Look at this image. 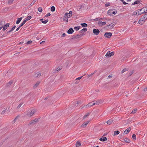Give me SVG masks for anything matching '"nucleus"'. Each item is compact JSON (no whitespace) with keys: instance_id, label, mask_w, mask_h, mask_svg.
<instances>
[{"instance_id":"55","label":"nucleus","mask_w":147,"mask_h":147,"mask_svg":"<svg viewBox=\"0 0 147 147\" xmlns=\"http://www.w3.org/2000/svg\"><path fill=\"white\" fill-rule=\"evenodd\" d=\"M32 42V41L29 40V41H28L26 43L27 44H30Z\"/></svg>"},{"instance_id":"42","label":"nucleus","mask_w":147,"mask_h":147,"mask_svg":"<svg viewBox=\"0 0 147 147\" xmlns=\"http://www.w3.org/2000/svg\"><path fill=\"white\" fill-rule=\"evenodd\" d=\"M63 20L64 21H66L67 22H68V19L65 16H64V17L63 18Z\"/></svg>"},{"instance_id":"44","label":"nucleus","mask_w":147,"mask_h":147,"mask_svg":"<svg viewBox=\"0 0 147 147\" xmlns=\"http://www.w3.org/2000/svg\"><path fill=\"white\" fill-rule=\"evenodd\" d=\"M14 0H9L8 1V3L9 4H11L13 2Z\"/></svg>"},{"instance_id":"60","label":"nucleus","mask_w":147,"mask_h":147,"mask_svg":"<svg viewBox=\"0 0 147 147\" xmlns=\"http://www.w3.org/2000/svg\"><path fill=\"white\" fill-rule=\"evenodd\" d=\"M127 58V57L126 56H125L124 57H123V58L122 59V60L124 61Z\"/></svg>"},{"instance_id":"62","label":"nucleus","mask_w":147,"mask_h":147,"mask_svg":"<svg viewBox=\"0 0 147 147\" xmlns=\"http://www.w3.org/2000/svg\"><path fill=\"white\" fill-rule=\"evenodd\" d=\"M66 34L65 33H64L61 36V37H64L65 36H66Z\"/></svg>"},{"instance_id":"39","label":"nucleus","mask_w":147,"mask_h":147,"mask_svg":"<svg viewBox=\"0 0 147 147\" xmlns=\"http://www.w3.org/2000/svg\"><path fill=\"white\" fill-rule=\"evenodd\" d=\"M38 11L40 12H41L42 11V8L41 7H39L38 8Z\"/></svg>"},{"instance_id":"50","label":"nucleus","mask_w":147,"mask_h":147,"mask_svg":"<svg viewBox=\"0 0 147 147\" xmlns=\"http://www.w3.org/2000/svg\"><path fill=\"white\" fill-rule=\"evenodd\" d=\"M93 74H94V73H91V74L88 75V76H87V78H88L90 77H92Z\"/></svg>"},{"instance_id":"1","label":"nucleus","mask_w":147,"mask_h":147,"mask_svg":"<svg viewBox=\"0 0 147 147\" xmlns=\"http://www.w3.org/2000/svg\"><path fill=\"white\" fill-rule=\"evenodd\" d=\"M116 13V11H114L112 9L109 10L107 12L108 14L109 15H113L115 14Z\"/></svg>"},{"instance_id":"30","label":"nucleus","mask_w":147,"mask_h":147,"mask_svg":"<svg viewBox=\"0 0 147 147\" xmlns=\"http://www.w3.org/2000/svg\"><path fill=\"white\" fill-rule=\"evenodd\" d=\"M90 115V113H87L86 115H84L83 117V119H84L87 117L88 116Z\"/></svg>"},{"instance_id":"40","label":"nucleus","mask_w":147,"mask_h":147,"mask_svg":"<svg viewBox=\"0 0 147 147\" xmlns=\"http://www.w3.org/2000/svg\"><path fill=\"white\" fill-rule=\"evenodd\" d=\"M136 111L137 109H135L132 111V112H131V113L133 114H134L136 112Z\"/></svg>"},{"instance_id":"38","label":"nucleus","mask_w":147,"mask_h":147,"mask_svg":"<svg viewBox=\"0 0 147 147\" xmlns=\"http://www.w3.org/2000/svg\"><path fill=\"white\" fill-rule=\"evenodd\" d=\"M34 123V121L33 120H31L30 122V123H29L28 124V125L29 126H30V125L31 124Z\"/></svg>"},{"instance_id":"6","label":"nucleus","mask_w":147,"mask_h":147,"mask_svg":"<svg viewBox=\"0 0 147 147\" xmlns=\"http://www.w3.org/2000/svg\"><path fill=\"white\" fill-rule=\"evenodd\" d=\"M93 33L96 35H98L100 33V31L98 29H94L93 30Z\"/></svg>"},{"instance_id":"52","label":"nucleus","mask_w":147,"mask_h":147,"mask_svg":"<svg viewBox=\"0 0 147 147\" xmlns=\"http://www.w3.org/2000/svg\"><path fill=\"white\" fill-rule=\"evenodd\" d=\"M7 110V109H5L4 110H3L2 112L1 113V114H3L4 113H5V111H6Z\"/></svg>"},{"instance_id":"36","label":"nucleus","mask_w":147,"mask_h":147,"mask_svg":"<svg viewBox=\"0 0 147 147\" xmlns=\"http://www.w3.org/2000/svg\"><path fill=\"white\" fill-rule=\"evenodd\" d=\"M48 22V19H46L44 21H42V23L43 24H46Z\"/></svg>"},{"instance_id":"28","label":"nucleus","mask_w":147,"mask_h":147,"mask_svg":"<svg viewBox=\"0 0 147 147\" xmlns=\"http://www.w3.org/2000/svg\"><path fill=\"white\" fill-rule=\"evenodd\" d=\"M5 24V22L3 21H1L0 22V25L3 26V25H4Z\"/></svg>"},{"instance_id":"27","label":"nucleus","mask_w":147,"mask_h":147,"mask_svg":"<svg viewBox=\"0 0 147 147\" xmlns=\"http://www.w3.org/2000/svg\"><path fill=\"white\" fill-rule=\"evenodd\" d=\"M76 147H78L81 145V144L80 142H77L76 143Z\"/></svg>"},{"instance_id":"57","label":"nucleus","mask_w":147,"mask_h":147,"mask_svg":"<svg viewBox=\"0 0 147 147\" xmlns=\"http://www.w3.org/2000/svg\"><path fill=\"white\" fill-rule=\"evenodd\" d=\"M106 24V22H102V25L101 26H102L105 25Z\"/></svg>"},{"instance_id":"53","label":"nucleus","mask_w":147,"mask_h":147,"mask_svg":"<svg viewBox=\"0 0 147 147\" xmlns=\"http://www.w3.org/2000/svg\"><path fill=\"white\" fill-rule=\"evenodd\" d=\"M120 1H122L123 4H124V5H126V4H127V3H126V2H125L124 0H120Z\"/></svg>"},{"instance_id":"18","label":"nucleus","mask_w":147,"mask_h":147,"mask_svg":"<svg viewBox=\"0 0 147 147\" xmlns=\"http://www.w3.org/2000/svg\"><path fill=\"white\" fill-rule=\"evenodd\" d=\"M87 30V29L86 28H84L82 29L80 31V32L81 33H82L83 32H86Z\"/></svg>"},{"instance_id":"41","label":"nucleus","mask_w":147,"mask_h":147,"mask_svg":"<svg viewBox=\"0 0 147 147\" xmlns=\"http://www.w3.org/2000/svg\"><path fill=\"white\" fill-rule=\"evenodd\" d=\"M36 0H34L32 2L30 3V5L31 6L33 5L36 2Z\"/></svg>"},{"instance_id":"10","label":"nucleus","mask_w":147,"mask_h":147,"mask_svg":"<svg viewBox=\"0 0 147 147\" xmlns=\"http://www.w3.org/2000/svg\"><path fill=\"white\" fill-rule=\"evenodd\" d=\"M74 32V30L72 28H69V30H68L67 32V33L68 34H72Z\"/></svg>"},{"instance_id":"12","label":"nucleus","mask_w":147,"mask_h":147,"mask_svg":"<svg viewBox=\"0 0 147 147\" xmlns=\"http://www.w3.org/2000/svg\"><path fill=\"white\" fill-rule=\"evenodd\" d=\"M99 140L101 141L104 142L107 141V139L106 137H103L100 138Z\"/></svg>"},{"instance_id":"33","label":"nucleus","mask_w":147,"mask_h":147,"mask_svg":"<svg viewBox=\"0 0 147 147\" xmlns=\"http://www.w3.org/2000/svg\"><path fill=\"white\" fill-rule=\"evenodd\" d=\"M128 69L125 68L124 69H123L121 71V73H123L124 72H125V71H128Z\"/></svg>"},{"instance_id":"11","label":"nucleus","mask_w":147,"mask_h":147,"mask_svg":"<svg viewBox=\"0 0 147 147\" xmlns=\"http://www.w3.org/2000/svg\"><path fill=\"white\" fill-rule=\"evenodd\" d=\"M89 121H87L86 123H84L83 124H82L81 125V127L82 128H84L85 127H86V126H87V124L89 123Z\"/></svg>"},{"instance_id":"15","label":"nucleus","mask_w":147,"mask_h":147,"mask_svg":"<svg viewBox=\"0 0 147 147\" xmlns=\"http://www.w3.org/2000/svg\"><path fill=\"white\" fill-rule=\"evenodd\" d=\"M22 19V18L21 17L20 18H18V20L16 21V24H18L20 23V21H21Z\"/></svg>"},{"instance_id":"16","label":"nucleus","mask_w":147,"mask_h":147,"mask_svg":"<svg viewBox=\"0 0 147 147\" xmlns=\"http://www.w3.org/2000/svg\"><path fill=\"white\" fill-rule=\"evenodd\" d=\"M124 141L126 143H129L130 142V140L129 139L125 138L123 139Z\"/></svg>"},{"instance_id":"51","label":"nucleus","mask_w":147,"mask_h":147,"mask_svg":"<svg viewBox=\"0 0 147 147\" xmlns=\"http://www.w3.org/2000/svg\"><path fill=\"white\" fill-rule=\"evenodd\" d=\"M16 26H14L10 30L11 31H12L13 30L15 29L16 28Z\"/></svg>"},{"instance_id":"32","label":"nucleus","mask_w":147,"mask_h":147,"mask_svg":"<svg viewBox=\"0 0 147 147\" xmlns=\"http://www.w3.org/2000/svg\"><path fill=\"white\" fill-rule=\"evenodd\" d=\"M80 26H76L74 28V29L76 30V31L78 30L80 28Z\"/></svg>"},{"instance_id":"64","label":"nucleus","mask_w":147,"mask_h":147,"mask_svg":"<svg viewBox=\"0 0 147 147\" xmlns=\"http://www.w3.org/2000/svg\"><path fill=\"white\" fill-rule=\"evenodd\" d=\"M147 91V87L145 88L144 89V91Z\"/></svg>"},{"instance_id":"54","label":"nucleus","mask_w":147,"mask_h":147,"mask_svg":"<svg viewBox=\"0 0 147 147\" xmlns=\"http://www.w3.org/2000/svg\"><path fill=\"white\" fill-rule=\"evenodd\" d=\"M95 103V105H99L100 103V102L99 101H96V102H94Z\"/></svg>"},{"instance_id":"4","label":"nucleus","mask_w":147,"mask_h":147,"mask_svg":"<svg viewBox=\"0 0 147 147\" xmlns=\"http://www.w3.org/2000/svg\"><path fill=\"white\" fill-rule=\"evenodd\" d=\"M112 35V34L111 32H106L105 33L104 36L107 38H111Z\"/></svg>"},{"instance_id":"8","label":"nucleus","mask_w":147,"mask_h":147,"mask_svg":"<svg viewBox=\"0 0 147 147\" xmlns=\"http://www.w3.org/2000/svg\"><path fill=\"white\" fill-rule=\"evenodd\" d=\"M115 26V24H111L106 26L107 28L108 29L112 28Z\"/></svg>"},{"instance_id":"9","label":"nucleus","mask_w":147,"mask_h":147,"mask_svg":"<svg viewBox=\"0 0 147 147\" xmlns=\"http://www.w3.org/2000/svg\"><path fill=\"white\" fill-rule=\"evenodd\" d=\"M131 128L130 127H129L123 133V134H128Z\"/></svg>"},{"instance_id":"43","label":"nucleus","mask_w":147,"mask_h":147,"mask_svg":"<svg viewBox=\"0 0 147 147\" xmlns=\"http://www.w3.org/2000/svg\"><path fill=\"white\" fill-rule=\"evenodd\" d=\"M9 24H10L9 23H7L4 26L7 28L9 26Z\"/></svg>"},{"instance_id":"46","label":"nucleus","mask_w":147,"mask_h":147,"mask_svg":"<svg viewBox=\"0 0 147 147\" xmlns=\"http://www.w3.org/2000/svg\"><path fill=\"white\" fill-rule=\"evenodd\" d=\"M138 2H139V1H135L134 3H133L131 5H135V4H138Z\"/></svg>"},{"instance_id":"21","label":"nucleus","mask_w":147,"mask_h":147,"mask_svg":"<svg viewBox=\"0 0 147 147\" xmlns=\"http://www.w3.org/2000/svg\"><path fill=\"white\" fill-rule=\"evenodd\" d=\"M65 16L67 18H69L72 16H71V15L70 14H68V13H65Z\"/></svg>"},{"instance_id":"19","label":"nucleus","mask_w":147,"mask_h":147,"mask_svg":"<svg viewBox=\"0 0 147 147\" xmlns=\"http://www.w3.org/2000/svg\"><path fill=\"white\" fill-rule=\"evenodd\" d=\"M100 19H102V18H96L94 19H91V20L92 22H93L94 21H96L98 20H100Z\"/></svg>"},{"instance_id":"49","label":"nucleus","mask_w":147,"mask_h":147,"mask_svg":"<svg viewBox=\"0 0 147 147\" xmlns=\"http://www.w3.org/2000/svg\"><path fill=\"white\" fill-rule=\"evenodd\" d=\"M83 76H81V77H78V78H77L76 79V80H79L80 79H81L82 78V77Z\"/></svg>"},{"instance_id":"56","label":"nucleus","mask_w":147,"mask_h":147,"mask_svg":"<svg viewBox=\"0 0 147 147\" xmlns=\"http://www.w3.org/2000/svg\"><path fill=\"white\" fill-rule=\"evenodd\" d=\"M72 37V38H71L72 39L77 38L76 35H73Z\"/></svg>"},{"instance_id":"3","label":"nucleus","mask_w":147,"mask_h":147,"mask_svg":"<svg viewBox=\"0 0 147 147\" xmlns=\"http://www.w3.org/2000/svg\"><path fill=\"white\" fill-rule=\"evenodd\" d=\"M144 9V7H143L141 9H138L137 10V11L138 13V15H141L143 13H146V11H144L141 13V11L143 9Z\"/></svg>"},{"instance_id":"59","label":"nucleus","mask_w":147,"mask_h":147,"mask_svg":"<svg viewBox=\"0 0 147 147\" xmlns=\"http://www.w3.org/2000/svg\"><path fill=\"white\" fill-rule=\"evenodd\" d=\"M109 5H109V3H107L105 4V6L106 7H108V6H109Z\"/></svg>"},{"instance_id":"22","label":"nucleus","mask_w":147,"mask_h":147,"mask_svg":"<svg viewBox=\"0 0 147 147\" xmlns=\"http://www.w3.org/2000/svg\"><path fill=\"white\" fill-rule=\"evenodd\" d=\"M85 34L84 33H82V34L80 35L77 34L76 35L77 38H80L82 36L84 35Z\"/></svg>"},{"instance_id":"61","label":"nucleus","mask_w":147,"mask_h":147,"mask_svg":"<svg viewBox=\"0 0 147 147\" xmlns=\"http://www.w3.org/2000/svg\"><path fill=\"white\" fill-rule=\"evenodd\" d=\"M12 31H11V30H10L9 31H8L7 32V34H9Z\"/></svg>"},{"instance_id":"5","label":"nucleus","mask_w":147,"mask_h":147,"mask_svg":"<svg viewBox=\"0 0 147 147\" xmlns=\"http://www.w3.org/2000/svg\"><path fill=\"white\" fill-rule=\"evenodd\" d=\"M146 20L144 19V18L142 17L138 21V23L139 24L142 25L143 24L144 22H145Z\"/></svg>"},{"instance_id":"63","label":"nucleus","mask_w":147,"mask_h":147,"mask_svg":"<svg viewBox=\"0 0 147 147\" xmlns=\"http://www.w3.org/2000/svg\"><path fill=\"white\" fill-rule=\"evenodd\" d=\"M72 12L71 11H69V13H68V14H70V15H71V16H72Z\"/></svg>"},{"instance_id":"31","label":"nucleus","mask_w":147,"mask_h":147,"mask_svg":"<svg viewBox=\"0 0 147 147\" xmlns=\"http://www.w3.org/2000/svg\"><path fill=\"white\" fill-rule=\"evenodd\" d=\"M26 22V21L25 20H24L20 25V27H22V26Z\"/></svg>"},{"instance_id":"45","label":"nucleus","mask_w":147,"mask_h":147,"mask_svg":"<svg viewBox=\"0 0 147 147\" xmlns=\"http://www.w3.org/2000/svg\"><path fill=\"white\" fill-rule=\"evenodd\" d=\"M39 119H35L34 120H33L34 121V123L38 122L39 121Z\"/></svg>"},{"instance_id":"7","label":"nucleus","mask_w":147,"mask_h":147,"mask_svg":"<svg viewBox=\"0 0 147 147\" xmlns=\"http://www.w3.org/2000/svg\"><path fill=\"white\" fill-rule=\"evenodd\" d=\"M36 109H33V110H32L30 113V116L31 117L33 116L34 115V114L36 113Z\"/></svg>"},{"instance_id":"13","label":"nucleus","mask_w":147,"mask_h":147,"mask_svg":"<svg viewBox=\"0 0 147 147\" xmlns=\"http://www.w3.org/2000/svg\"><path fill=\"white\" fill-rule=\"evenodd\" d=\"M40 76L41 74L39 72H38L36 73L34 75V77H39Z\"/></svg>"},{"instance_id":"17","label":"nucleus","mask_w":147,"mask_h":147,"mask_svg":"<svg viewBox=\"0 0 147 147\" xmlns=\"http://www.w3.org/2000/svg\"><path fill=\"white\" fill-rule=\"evenodd\" d=\"M12 83L13 82L12 81H10L7 84L6 86L7 87H9L10 86V85L12 84Z\"/></svg>"},{"instance_id":"34","label":"nucleus","mask_w":147,"mask_h":147,"mask_svg":"<svg viewBox=\"0 0 147 147\" xmlns=\"http://www.w3.org/2000/svg\"><path fill=\"white\" fill-rule=\"evenodd\" d=\"M23 104V103H20L18 106L17 107L16 109H19L21 107V106Z\"/></svg>"},{"instance_id":"29","label":"nucleus","mask_w":147,"mask_h":147,"mask_svg":"<svg viewBox=\"0 0 147 147\" xmlns=\"http://www.w3.org/2000/svg\"><path fill=\"white\" fill-rule=\"evenodd\" d=\"M51 11H52V12H53L55 10V7L54 6H52L51 7Z\"/></svg>"},{"instance_id":"35","label":"nucleus","mask_w":147,"mask_h":147,"mask_svg":"<svg viewBox=\"0 0 147 147\" xmlns=\"http://www.w3.org/2000/svg\"><path fill=\"white\" fill-rule=\"evenodd\" d=\"M143 17V18H144V19L146 20L147 19V13L144 15Z\"/></svg>"},{"instance_id":"26","label":"nucleus","mask_w":147,"mask_h":147,"mask_svg":"<svg viewBox=\"0 0 147 147\" xmlns=\"http://www.w3.org/2000/svg\"><path fill=\"white\" fill-rule=\"evenodd\" d=\"M40 83V82H37L36 83V84H35L33 87H34V88H36L38 85Z\"/></svg>"},{"instance_id":"47","label":"nucleus","mask_w":147,"mask_h":147,"mask_svg":"<svg viewBox=\"0 0 147 147\" xmlns=\"http://www.w3.org/2000/svg\"><path fill=\"white\" fill-rule=\"evenodd\" d=\"M61 69V68L60 67H58L56 69V71L58 72V71H60Z\"/></svg>"},{"instance_id":"2","label":"nucleus","mask_w":147,"mask_h":147,"mask_svg":"<svg viewBox=\"0 0 147 147\" xmlns=\"http://www.w3.org/2000/svg\"><path fill=\"white\" fill-rule=\"evenodd\" d=\"M114 54V52H111L110 51H109L106 54L105 56L107 57H109L111 56H113Z\"/></svg>"},{"instance_id":"37","label":"nucleus","mask_w":147,"mask_h":147,"mask_svg":"<svg viewBox=\"0 0 147 147\" xmlns=\"http://www.w3.org/2000/svg\"><path fill=\"white\" fill-rule=\"evenodd\" d=\"M132 137L133 139L135 140H136V135L135 134H133Z\"/></svg>"},{"instance_id":"20","label":"nucleus","mask_w":147,"mask_h":147,"mask_svg":"<svg viewBox=\"0 0 147 147\" xmlns=\"http://www.w3.org/2000/svg\"><path fill=\"white\" fill-rule=\"evenodd\" d=\"M113 122V120L111 119H110L108 121L107 123L108 124H109V125L111 124L112 122Z\"/></svg>"},{"instance_id":"58","label":"nucleus","mask_w":147,"mask_h":147,"mask_svg":"<svg viewBox=\"0 0 147 147\" xmlns=\"http://www.w3.org/2000/svg\"><path fill=\"white\" fill-rule=\"evenodd\" d=\"M51 15V14L49 13H48L47 14H46L45 16V17H48V16H50Z\"/></svg>"},{"instance_id":"24","label":"nucleus","mask_w":147,"mask_h":147,"mask_svg":"<svg viewBox=\"0 0 147 147\" xmlns=\"http://www.w3.org/2000/svg\"><path fill=\"white\" fill-rule=\"evenodd\" d=\"M120 132L118 131H114V134L113 136H115L116 135H118L119 134Z\"/></svg>"},{"instance_id":"23","label":"nucleus","mask_w":147,"mask_h":147,"mask_svg":"<svg viewBox=\"0 0 147 147\" xmlns=\"http://www.w3.org/2000/svg\"><path fill=\"white\" fill-rule=\"evenodd\" d=\"M80 25L83 27H86L88 26L87 24L85 23H81Z\"/></svg>"},{"instance_id":"14","label":"nucleus","mask_w":147,"mask_h":147,"mask_svg":"<svg viewBox=\"0 0 147 147\" xmlns=\"http://www.w3.org/2000/svg\"><path fill=\"white\" fill-rule=\"evenodd\" d=\"M95 105V103H92V102H91L90 103H88L86 105V106L87 107H89L90 106H92Z\"/></svg>"},{"instance_id":"48","label":"nucleus","mask_w":147,"mask_h":147,"mask_svg":"<svg viewBox=\"0 0 147 147\" xmlns=\"http://www.w3.org/2000/svg\"><path fill=\"white\" fill-rule=\"evenodd\" d=\"M133 15H138V13L137 11V10L136 11H135L133 12V14L132 15V16Z\"/></svg>"},{"instance_id":"25","label":"nucleus","mask_w":147,"mask_h":147,"mask_svg":"<svg viewBox=\"0 0 147 147\" xmlns=\"http://www.w3.org/2000/svg\"><path fill=\"white\" fill-rule=\"evenodd\" d=\"M31 18L32 17L31 16H28L24 20H25L26 22L27 21L30 20Z\"/></svg>"}]
</instances>
